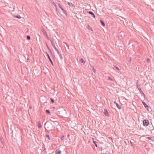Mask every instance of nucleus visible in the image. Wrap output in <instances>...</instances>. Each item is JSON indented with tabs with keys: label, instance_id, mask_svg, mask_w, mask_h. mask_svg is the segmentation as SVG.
Listing matches in <instances>:
<instances>
[{
	"label": "nucleus",
	"instance_id": "obj_1",
	"mask_svg": "<svg viewBox=\"0 0 154 154\" xmlns=\"http://www.w3.org/2000/svg\"><path fill=\"white\" fill-rule=\"evenodd\" d=\"M137 87L138 88V90H139V91L140 92V93L141 94H143L144 97H145V95L143 93L142 91L141 90L140 85H137Z\"/></svg>",
	"mask_w": 154,
	"mask_h": 154
},
{
	"label": "nucleus",
	"instance_id": "obj_2",
	"mask_svg": "<svg viewBox=\"0 0 154 154\" xmlns=\"http://www.w3.org/2000/svg\"><path fill=\"white\" fill-rule=\"evenodd\" d=\"M149 124V121L147 119L144 120L143 121V125L145 127L147 126Z\"/></svg>",
	"mask_w": 154,
	"mask_h": 154
},
{
	"label": "nucleus",
	"instance_id": "obj_3",
	"mask_svg": "<svg viewBox=\"0 0 154 154\" xmlns=\"http://www.w3.org/2000/svg\"><path fill=\"white\" fill-rule=\"evenodd\" d=\"M50 41L51 42V44L53 48L55 50H57V48L55 46L54 40L53 38L51 39H50Z\"/></svg>",
	"mask_w": 154,
	"mask_h": 154
},
{
	"label": "nucleus",
	"instance_id": "obj_4",
	"mask_svg": "<svg viewBox=\"0 0 154 154\" xmlns=\"http://www.w3.org/2000/svg\"><path fill=\"white\" fill-rule=\"evenodd\" d=\"M47 128L48 129L50 130H52L53 128V125L51 123H49L47 124Z\"/></svg>",
	"mask_w": 154,
	"mask_h": 154
},
{
	"label": "nucleus",
	"instance_id": "obj_5",
	"mask_svg": "<svg viewBox=\"0 0 154 154\" xmlns=\"http://www.w3.org/2000/svg\"><path fill=\"white\" fill-rule=\"evenodd\" d=\"M104 114L106 116H109V113L106 109H104Z\"/></svg>",
	"mask_w": 154,
	"mask_h": 154
},
{
	"label": "nucleus",
	"instance_id": "obj_6",
	"mask_svg": "<svg viewBox=\"0 0 154 154\" xmlns=\"http://www.w3.org/2000/svg\"><path fill=\"white\" fill-rule=\"evenodd\" d=\"M46 54H47V57L48 58L49 60L50 61L51 63L52 64V65L53 66V62L52 61V60H51V58H50V57L49 54L48 53H47V52H46Z\"/></svg>",
	"mask_w": 154,
	"mask_h": 154
},
{
	"label": "nucleus",
	"instance_id": "obj_7",
	"mask_svg": "<svg viewBox=\"0 0 154 154\" xmlns=\"http://www.w3.org/2000/svg\"><path fill=\"white\" fill-rule=\"evenodd\" d=\"M114 103L116 104L117 107L119 109H121V106L119 105L116 101H114Z\"/></svg>",
	"mask_w": 154,
	"mask_h": 154
},
{
	"label": "nucleus",
	"instance_id": "obj_8",
	"mask_svg": "<svg viewBox=\"0 0 154 154\" xmlns=\"http://www.w3.org/2000/svg\"><path fill=\"white\" fill-rule=\"evenodd\" d=\"M43 33L44 35H45V36L46 37L47 39L48 40H49V38L48 37V35L47 34V33L45 31H43Z\"/></svg>",
	"mask_w": 154,
	"mask_h": 154
},
{
	"label": "nucleus",
	"instance_id": "obj_9",
	"mask_svg": "<svg viewBox=\"0 0 154 154\" xmlns=\"http://www.w3.org/2000/svg\"><path fill=\"white\" fill-rule=\"evenodd\" d=\"M88 13L92 15L94 18H95V16L93 12L91 11H89L88 12Z\"/></svg>",
	"mask_w": 154,
	"mask_h": 154
},
{
	"label": "nucleus",
	"instance_id": "obj_10",
	"mask_svg": "<svg viewBox=\"0 0 154 154\" xmlns=\"http://www.w3.org/2000/svg\"><path fill=\"white\" fill-rule=\"evenodd\" d=\"M61 152V151L59 149H57L55 151V154H60Z\"/></svg>",
	"mask_w": 154,
	"mask_h": 154
},
{
	"label": "nucleus",
	"instance_id": "obj_11",
	"mask_svg": "<svg viewBox=\"0 0 154 154\" xmlns=\"http://www.w3.org/2000/svg\"><path fill=\"white\" fill-rule=\"evenodd\" d=\"M145 108H146V110H147L148 111H151L152 110L151 108H150V107L148 105Z\"/></svg>",
	"mask_w": 154,
	"mask_h": 154
},
{
	"label": "nucleus",
	"instance_id": "obj_12",
	"mask_svg": "<svg viewBox=\"0 0 154 154\" xmlns=\"http://www.w3.org/2000/svg\"><path fill=\"white\" fill-rule=\"evenodd\" d=\"M61 112V111H60L59 109H57L56 110V113L57 115H59L60 114V112Z\"/></svg>",
	"mask_w": 154,
	"mask_h": 154
},
{
	"label": "nucleus",
	"instance_id": "obj_13",
	"mask_svg": "<svg viewBox=\"0 0 154 154\" xmlns=\"http://www.w3.org/2000/svg\"><path fill=\"white\" fill-rule=\"evenodd\" d=\"M100 22L101 24V25L103 26H105V24L104 22V21L102 20H100Z\"/></svg>",
	"mask_w": 154,
	"mask_h": 154
},
{
	"label": "nucleus",
	"instance_id": "obj_14",
	"mask_svg": "<svg viewBox=\"0 0 154 154\" xmlns=\"http://www.w3.org/2000/svg\"><path fill=\"white\" fill-rule=\"evenodd\" d=\"M114 67L115 68H116V69L117 70H120V68H119L117 66H116V65H113Z\"/></svg>",
	"mask_w": 154,
	"mask_h": 154
},
{
	"label": "nucleus",
	"instance_id": "obj_15",
	"mask_svg": "<svg viewBox=\"0 0 154 154\" xmlns=\"http://www.w3.org/2000/svg\"><path fill=\"white\" fill-rule=\"evenodd\" d=\"M38 127L39 128H42V126L41 123L40 122L38 123Z\"/></svg>",
	"mask_w": 154,
	"mask_h": 154
},
{
	"label": "nucleus",
	"instance_id": "obj_16",
	"mask_svg": "<svg viewBox=\"0 0 154 154\" xmlns=\"http://www.w3.org/2000/svg\"><path fill=\"white\" fill-rule=\"evenodd\" d=\"M92 140H93V143H94L95 145V146L97 147V142H96V141H94V138H93L92 139Z\"/></svg>",
	"mask_w": 154,
	"mask_h": 154
},
{
	"label": "nucleus",
	"instance_id": "obj_17",
	"mask_svg": "<svg viewBox=\"0 0 154 154\" xmlns=\"http://www.w3.org/2000/svg\"><path fill=\"white\" fill-rule=\"evenodd\" d=\"M68 4L70 6H71H71L72 7H74L75 6V5L74 4L68 2Z\"/></svg>",
	"mask_w": 154,
	"mask_h": 154
},
{
	"label": "nucleus",
	"instance_id": "obj_18",
	"mask_svg": "<svg viewBox=\"0 0 154 154\" xmlns=\"http://www.w3.org/2000/svg\"><path fill=\"white\" fill-rule=\"evenodd\" d=\"M142 103L145 108L148 106L145 102L143 101Z\"/></svg>",
	"mask_w": 154,
	"mask_h": 154
},
{
	"label": "nucleus",
	"instance_id": "obj_19",
	"mask_svg": "<svg viewBox=\"0 0 154 154\" xmlns=\"http://www.w3.org/2000/svg\"><path fill=\"white\" fill-rule=\"evenodd\" d=\"M14 17H15L18 18V19H20L21 17L20 16V15H14Z\"/></svg>",
	"mask_w": 154,
	"mask_h": 154
},
{
	"label": "nucleus",
	"instance_id": "obj_20",
	"mask_svg": "<svg viewBox=\"0 0 154 154\" xmlns=\"http://www.w3.org/2000/svg\"><path fill=\"white\" fill-rule=\"evenodd\" d=\"M80 62L81 63H83L84 64L85 63V61L82 58H81L80 60Z\"/></svg>",
	"mask_w": 154,
	"mask_h": 154
},
{
	"label": "nucleus",
	"instance_id": "obj_21",
	"mask_svg": "<svg viewBox=\"0 0 154 154\" xmlns=\"http://www.w3.org/2000/svg\"><path fill=\"white\" fill-rule=\"evenodd\" d=\"M42 149H43V151H45L46 150V148H45V145L44 144H43V145L42 146Z\"/></svg>",
	"mask_w": 154,
	"mask_h": 154
},
{
	"label": "nucleus",
	"instance_id": "obj_22",
	"mask_svg": "<svg viewBox=\"0 0 154 154\" xmlns=\"http://www.w3.org/2000/svg\"><path fill=\"white\" fill-rule=\"evenodd\" d=\"M88 29L89 30H91L92 31H93L92 27H91L89 25H88Z\"/></svg>",
	"mask_w": 154,
	"mask_h": 154
},
{
	"label": "nucleus",
	"instance_id": "obj_23",
	"mask_svg": "<svg viewBox=\"0 0 154 154\" xmlns=\"http://www.w3.org/2000/svg\"><path fill=\"white\" fill-rule=\"evenodd\" d=\"M46 114H50V111L48 110H46Z\"/></svg>",
	"mask_w": 154,
	"mask_h": 154
},
{
	"label": "nucleus",
	"instance_id": "obj_24",
	"mask_svg": "<svg viewBox=\"0 0 154 154\" xmlns=\"http://www.w3.org/2000/svg\"><path fill=\"white\" fill-rule=\"evenodd\" d=\"M56 10L57 11V12H58L59 13V14L60 13V10L58 8H56Z\"/></svg>",
	"mask_w": 154,
	"mask_h": 154
},
{
	"label": "nucleus",
	"instance_id": "obj_25",
	"mask_svg": "<svg viewBox=\"0 0 154 154\" xmlns=\"http://www.w3.org/2000/svg\"><path fill=\"white\" fill-rule=\"evenodd\" d=\"M30 37L29 35L27 36V39L28 40H29L30 39Z\"/></svg>",
	"mask_w": 154,
	"mask_h": 154
},
{
	"label": "nucleus",
	"instance_id": "obj_26",
	"mask_svg": "<svg viewBox=\"0 0 154 154\" xmlns=\"http://www.w3.org/2000/svg\"><path fill=\"white\" fill-rule=\"evenodd\" d=\"M59 55L60 58V59L61 60H62L63 59V58L62 56V55H61V54H60Z\"/></svg>",
	"mask_w": 154,
	"mask_h": 154
},
{
	"label": "nucleus",
	"instance_id": "obj_27",
	"mask_svg": "<svg viewBox=\"0 0 154 154\" xmlns=\"http://www.w3.org/2000/svg\"><path fill=\"white\" fill-rule=\"evenodd\" d=\"M56 50V51H57V53L59 55L60 54H61V53H60V52H59V51H58V49L57 48V50Z\"/></svg>",
	"mask_w": 154,
	"mask_h": 154
},
{
	"label": "nucleus",
	"instance_id": "obj_28",
	"mask_svg": "<svg viewBox=\"0 0 154 154\" xmlns=\"http://www.w3.org/2000/svg\"><path fill=\"white\" fill-rule=\"evenodd\" d=\"M46 137L48 138V139H49V140H50V137L49 136V135L48 134H47L46 135Z\"/></svg>",
	"mask_w": 154,
	"mask_h": 154
},
{
	"label": "nucleus",
	"instance_id": "obj_29",
	"mask_svg": "<svg viewBox=\"0 0 154 154\" xmlns=\"http://www.w3.org/2000/svg\"><path fill=\"white\" fill-rule=\"evenodd\" d=\"M47 47L48 49V50H49L51 52V50L49 48V46L47 45Z\"/></svg>",
	"mask_w": 154,
	"mask_h": 154
},
{
	"label": "nucleus",
	"instance_id": "obj_30",
	"mask_svg": "<svg viewBox=\"0 0 154 154\" xmlns=\"http://www.w3.org/2000/svg\"><path fill=\"white\" fill-rule=\"evenodd\" d=\"M50 100H51L52 103H54V99H53L50 98Z\"/></svg>",
	"mask_w": 154,
	"mask_h": 154
},
{
	"label": "nucleus",
	"instance_id": "obj_31",
	"mask_svg": "<svg viewBox=\"0 0 154 154\" xmlns=\"http://www.w3.org/2000/svg\"><path fill=\"white\" fill-rule=\"evenodd\" d=\"M130 143L131 144V145L132 146H133L134 145V143L132 142V141L131 140H130Z\"/></svg>",
	"mask_w": 154,
	"mask_h": 154
},
{
	"label": "nucleus",
	"instance_id": "obj_32",
	"mask_svg": "<svg viewBox=\"0 0 154 154\" xmlns=\"http://www.w3.org/2000/svg\"><path fill=\"white\" fill-rule=\"evenodd\" d=\"M63 13L64 14H65V15L66 16L67 15V12H66V11L64 10L63 11Z\"/></svg>",
	"mask_w": 154,
	"mask_h": 154
},
{
	"label": "nucleus",
	"instance_id": "obj_33",
	"mask_svg": "<svg viewBox=\"0 0 154 154\" xmlns=\"http://www.w3.org/2000/svg\"><path fill=\"white\" fill-rule=\"evenodd\" d=\"M147 138L148 139V140H152V138L151 137H147Z\"/></svg>",
	"mask_w": 154,
	"mask_h": 154
},
{
	"label": "nucleus",
	"instance_id": "obj_34",
	"mask_svg": "<svg viewBox=\"0 0 154 154\" xmlns=\"http://www.w3.org/2000/svg\"><path fill=\"white\" fill-rule=\"evenodd\" d=\"M108 79H109V80H110L112 81H113V79H112L111 78H110V77H109L108 78Z\"/></svg>",
	"mask_w": 154,
	"mask_h": 154
},
{
	"label": "nucleus",
	"instance_id": "obj_35",
	"mask_svg": "<svg viewBox=\"0 0 154 154\" xmlns=\"http://www.w3.org/2000/svg\"><path fill=\"white\" fill-rule=\"evenodd\" d=\"M147 61L148 63H149L150 61V60L148 58L147 59Z\"/></svg>",
	"mask_w": 154,
	"mask_h": 154
},
{
	"label": "nucleus",
	"instance_id": "obj_36",
	"mask_svg": "<svg viewBox=\"0 0 154 154\" xmlns=\"http://www.w3.org/2000/svg\"><path fill=\"white\" fill-rule=\"evenodd\" d=\"M54 5L55 7L56 8H58L57 5L55 3H54Z\"/></svg>",
	"mask_w": 154,
	"mask_h": 154
},
{
	"label": "nucleus",
	"instance_id": "obj_37",
	"mask_svg": "<svg viewBox=\"0 0 154 154\" xmlns=\"http://www.w3.org/2000/svg\"><path fill=\"white\" fill-rule=\"evenodd\" d=\"M58 6L60 8H61L62 7V6H61V5L60 4H58Z\"/></svg>",
	"mask_w": 154,
	"mask_h": 154
},
{
	"label": "nucleus",
	"instance_id": "obj_38",
	"mask_svg": "<svg viewBox=\"0 0 154 154\" xmlns=\"http://www.w3.org/2000/svg\"><path fill=\"white\" fill-rule=\"evenodd\" d=\"M63 11V12L65 10L62 7L60 8Z\"/></svg>",
	"mask_w": 154,
	"mask_h": 154
},
{
	"label": "nucleus",
	"instance_id": "obj_39",
	"mask_svg": "<svg viewBox=\"0 0 154 154\" xmlns=\"http://www.w3.org/2000/svg\"><path fill=\"white\" fill-rule=\"evenodd\" d=\"M64 136H63L61 138L62 140H63V138H64Z\"/></svg>",
	"mask_w": 154,
	"mask_h": 154
},
{
	"label": "nucleus",
	"instance_id": "obj_40",
	"mask_svg": "<svg viewBox=\"0 0 154 154\" xmlns=\"http://www.w3.org/2000/svg\"><path fill=\"white\" fill-rule=\"evenodd\" d=\"M93 71H94V72H95V70L94 68H93Z\"/></svg>",
	"mask_w": 154,
	"mask_h": 154
},
{
	"label": "nucleus",
	"instance_id": "obj_41",
	"mask_svg": "<svg viewBox=\"0 0 154 154\" xmlns=\"http://www.w3.org/2000/svg\"><path fill=\"white\" fill-rule=\"evenodd\" d=\"M138 80L137 81V85H138L137 84L138 83Z\"/></svg>",
	"mask_w": 154,
	"mask_h": 154
},
{
	"label": "nucleus",
	"instance_id": "obj_42",
	"mask_svg": "<svg viewBox=\"0 0 154 154\" xmlns=\"http://www.w3.org/2000/svg\"><path fill=\"white\" fill-rule=\"evenodd\" d=\"M30 154H33V152H30Z\"/></svg>",
	"mask_w": 154,
	"mask_h": 154
},
{
	"label": "nucleus",
	"instance_id": "obj_43",
	"mask_svg": "<svg viewBox=\"0 0 154 154\" xmlns=\"http://www.w3.org/2000/svg\"><path fill=\"white\" fill-rule=\"evenodd\" d=\"M131 60V57H130V60Z\"/></svg>",
	"mask_w": 154,
	"mask_h": 154
},
{
	"label": "nucleus",
	"instance_id": "obj_44",
	"mask_svg": "<svg viewBox=\"0 0 154 154\" xmlns=\"http://www.w3.org/2000/svg\"><path fill=\"white\" fill-rule=\"evenodd\" d=\"M66 45L69 48V46H67V45Z\"/></svg>",
	"mask_w": 154,
	"mask_h": 154
},
{
	"label": "nucleus",
	"instance_id": "obj_45",
	"mask_svg": "<svg viewBox=\"0 0 154 154\" xmlns=\"http://www.w3.org/2000/svg\"><path fill=\"white\" fill-rule=\"evenodd\" d=\"M47 124V122L45 123V125H46Z\"/></svg>",
	"mask_w": 154,
	"mask_h": 154
}]
</instances>
